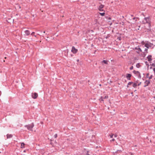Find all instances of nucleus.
<instances>
[{"label": "nucleus", "instance_id": "9", "mask_svg": "<svg viewBox=\"0 0 155 155\" xmlns=\"http://www.w3.org/2000/svg\"><path fill=\"white\" fill-rule=\"evenodd\" d=\"M25 34L27 35H29L30 34V31L28 30H26L25 31Z\"/></svg>", "mask_w": 155, "mask_h": 155}, {"label": "nucleus", "instance_id": "26", "mask_svg": "<svg viewBox=\"0 0 155 155\" xmlns=\"http://www.w3.org/2000/svg\"><path fill=\"white\" fill-rule=\"evenodd\" d=\"M117 39H118L120 41L121 39V38L120 37H119L117 38Z\"/></svg>", "mask_w": 155, "mask_h": 155}, {"label": "nucleus", "instance_id": "40", "mask_svg": "<svg viewBox=\"0 0 155 155\" xmlns=\"http://www.w3.org/2000/svg\"><path fill=\"white\" fill-rule=\"evenodd\" d=\"M91 32H93V30H91Z\"/></svg>", "mask_w": 155, "mask_h": 155}, {"label": "nucleus", "instance_id": "24", "mask_svg": "<svg viewBox=\"0 0 155 155\" xmlns=\"http://www.w3.org/2000/svg\"><path fill=\"white\" fill-rule=\"evenodd\" d=\"M149 73H147V74H146V77L147 78H149Z\"/></svg>", "mask_w": 155, "mask_h": 155}, {"label": "nucleus", "instance_id": "48", "mask_svg": "<svg viewBox=\"0 0 155 155\" xmlns=\"http://www.w3.org/2000/svg\"><path fill=\"white\" fill-rule=\"evenodd\" d=\"M5 58H6V57H5Z\"/></svg>", "mask_w": 155, "mask_h": 155}, {"label": "nucleus", "instance_id": "17", "mask_svg": "<svg viewBox=\"0 0 155 155\" xmlns=\"http://www.w3.org/2000/svg\"><path fill=\"white\" fill-rule=\"evenodd\" d=\"M103 98L101 97L100 99L99 100L101 101H103Z\"/></svg>", "mask_w": 155, "mask_h": 155}, {"label": "nucleus", "instance_id": "22", "mask_svg": "<svg viewBox=\"0 0 155 155\" xmlns=\"http://www.w3.org/2000/svg\"><path fill=\"white\" fill-rule=\"evenodd\" d=\"M151 65L152 66L155 67V64L154 63H153Z\"/></svg>", "mask_w": 155, "mask_h": 155}, {"label": "nucleus", "instance_id": "3", "mask_svg": "<svg viewBox=\"0 0 155 155\" xmlns=\"http://www.w3.org/2000/svg\"><path fill=\"white\" fill-rule=\"evenodd\" d=\"M71 51L73 53L75 54L77 52L78 50L76 49L74 46H73L72 48Z\"/></svg>", "mask_w": 155, "mask_h": 155}, {"label": "nucleus", "instance_id": "39", "mask_svg": "<svg viewBox=\"0 0 155 155\" xmlns=\"http://www.w3.org/2000/svg\"><path fill=\"white\" fill-rule=\"evenodd\" d=\"M111 18H110V17H109V18H108V19H109V20H110V19H111Z\"/></svg>", "mask_w": 155, "mask_h": 155}, {"label": "nucleus", "instance_id": "36", "mask_svg": "<svg viewBox=\"0 0 155 155\" xmlns=\"http://www.w3.org/2000/svg\"><path fill=\"white\" fill-rule=\"evenodd\" d=\"M14 20H11V22H12V23H13L14 21Z\"/></svg>", "mask_w": 155, "mask_h": 155}, {"label": "nucleus", "instance_id": "8", "mask_svg": "<svg viewBox=\"0 0 155 155\" xmlns=\"http://www.w3.org/2000/svg\"><path fill=\"white\" fill-rule=\"evenodd\" d=\"M104 5H101L99 7V9L100 11H102V8L104 7Z\"/></svg>", "mask_w": 155, "mask_h": 155}, {"label": "nucleus", "instance_id": "23", "mask_svg": "<svg viewBox=\"0 0 155 155\" xmlns=\"http://www.w3.org/2000/svg\"><path fill=\"white\" fill-rule=\"evenodd\" d=\"M54 137L55 138H56L57 137V134H55L54 135Z\"/></svg>", "mask_w": 155, "mask_h": 155}, {"label": "nucleus", "instance_id": "49", "mask_svg": "<svg viewBox=\"0 0 155 155\" xmlns=\"http://www.w3.org/2000/svg\"><path fill=\"white\" fill-rule=\"evenodd\" d=\"M154 109H155V107H154Z\"/></svg>", "mask_w": 155, "mask_h": 155}, {"label": "nucleus", "instance_id": "16", "mask_svg": "<svg viewBox=\"0 0 155 155\" xmlns=\"http://www.w3.org/2000/svg\"><path fill=\"white\" fill-rule=\"evenodd\" d=\"M140 66V63H137L136 65V67L137 68H139Z\"/></svg>", "mask_w": 155, "mask_h": 155}, {"label": "nucleus", "instance_id": "30", "mask_svg": "<svg viewBox=\"0 0 155 155\" xmlns=\"http://www.w3.org/2000/svg\"><path fill=\"white\" fill-rule=\"evenodd\" d=\"M153 71L154 72V74H155V68H153Z\"/></svg>", "mask_w": 155, "mask_h": 155}, {"label": "nucleus", "instance_id": "28", "mask_svg": "<svg viewBox=\"0 0 155 155\" xmlns=\"http://www.w3.org/2000/svg\"><path fill=\"white\" fill-rule=\"evenodd\" d=\"M147 20H145V21H146V22H147L148 23V25H149V26H150V23H149V22H148V21H147Z\"/></svg>", "mask_w": 155, "mask_h": 155}, {"label": "nucleus", "instance_id": "31", "mask_svg": "<svg viewBox=\"0 0 155 155\" xmlns=\"http://www.w3.org/2000/svg\"><path fill=\"white\" fill-rule=\"evenodd\" d=\"M115 140V139H113L112 140H110L111 141H114Z\"/></svg>", "mask_w": 155, "mask_h": 155}, {"label": "nucleus", "instance_id": "20", "mask_svg": "<svg viewBox=\"0 0 155 155\" xmlns=\"http://www.w3.org/2000/svg\"><path fill=\"white\" fill-rule=\"evenodd\" d=\"M99 14L101 15V16H104V15L105 14L104 13H99Z\"/></svg>", "mask_w": 155, "mask_h": 155}, {"label": "nucleus", "instance_id": "12", "mask_svg": "<svg viewBox=\"0 0 155 155\" xmlns=\"http://www.w3.org/2000/svg\"><path fill=\"white\" fill-rule=\"evenodd\" d=\"M25 144L22 143H21V148H24L25 147Z\"/></svg>", "mask_w": 155, "mask_h": 155}, {"label": "nucleus", "instance_id": "38", "mask_svg": "<svg viewBox=\"0 0 155 155\" xmlns=\"http://www.w3.org/2000/svg\"><path fill=\"white\" fill-rule=\"evenodd\" d=\"M147 18H148V19H149V18H144V19H146V18L147 19Z\"/></svg>", "mask_w": 155, "mask_h": 155}, {"label": "nucleus", "instance_id": "34", "mask_svg": "<svg viewBox=\"0 0 155 155\" xmlns=\"http://www.w3.org/2000/svg\"><path fill=\"white\" fill-rule=\"evenodd\" d=\"M142 44H143V45H144V41H142Z\"/></svg>", "mask_w": 155, "mask_h": 155}, {"label": "nucleus", "instance_id": "4", "mask_svg": "<svg viewBox=\"0 0 155 155\" xmlns=\"http://www.w3.org/2000/svg\"><path fill=\"white\" fill-rule=\"evenodd\" d=\"M38 96V94L36 93H34L31 94V96L32 98L35 99L37 98Z\"/></svg>", "mask_w": 155, "mask_h": 155}, {"label": "nucleus", "instance_id": "18", "mask_svg": "<svg viewBox=\"0 0 155 155\" xmlns=\"http://www.w3.org/2000/svg\"><path fill=\"white\" fill-rule=\"evenodd\" d=\"M153 75H151L150 77H149L148 78L149 79H150L152 78Z\"/></svg>", "mask_w": 155, "mask_h": 155}, {"label": "nucleus", "instance_id": "5", "mask_svg": "<svg viewBox=\"0 0 155 155\" xmlns=\"http://www.w3.org/2000/svg\"><path fill=\"white\" fill-rule=\"evenodd\" d=\"M150 83V81L147 80H146L144 82L145 85L144 86V87H145L147 86H148Z\"/></svg>", "mask_w": 155, "mask_h": 155}, {"label": "nucleus", "instance_id": "41", "mask_svg": "<svg viewBox=\"0 0 155 155\" xmlns=\"http://www.w3.org/2000/svg\"><path fill=\"white\" fill-rule=\"evenodd\" d=\"M129 85H128V84H127V87H129V86H128Z\"/></svg>", "mask_w": 155, "mask_h": 155}, {"label": "nucleus", "instance_id": "10", "mask_svg": "<svg viewBox=\"0 0 155 155\" xmlns=\"http://www.w3.org/2000/svg\"><path fill=\"white\" fill-rule=\"evenodd\" d=\"M12 137V134H8L7 135V138H9Z\"/></svg>", "mask_w": 155, "mask_h": 155}, {"label": "nucleus", "instance_id": "27", "mask_svg": "<svg viewBox=\"0 0 155 155\" xmlns=\"http://www.w3.org/2000/svg\"><path fill=\"white\" fill-rule=\"evenodd\" d=\"M84 155H89V153H88V151H87V153H86V154H84Z\"/></svg>", "mask_w": 155, "mask_h": 155}, {"label": "nucleus", "instance_id": "45", "mask_svg": "<svg viewBox=\"0 0 155 155\" xmlns=\"http://www.w3.org/2000/svg\"><path fill=\"white\" fill-rule=\"evenodd\" d=\"M152 68V67H151L150 68V69H151Z\"/></svg>", "mask_w": 155, "mask_h": 155}, {"label": "nucleus", "instance_id": "37", "mask_svg": "<svg viewBox=\"0 0 155 155\" xmlns=\"http://www.w3.org/2000/svg\"><path fill=\"white\" fill-rule=\"evenodd\" d=\"M35 33V32H32V33L31 34V35H33V34Z\"/></svg>", "mask_w": 155, "mask_h": 155}, {"label": "nucleus", "instance_id": "6", "mask_svg": "<svg viewBox=\"0 0 155 155\" xmlns=\"http://www.w3.org/2000/svg\"><path fill=\"white\" fill-rule=\"evenodd\" d=\"M132 75L130 74H126V78L127 79L130 80L131 79L130 77H131Z\"/></svg>", "mask_w": 155, "mask_h": 155}, {"label": "nucleus", "instance_id": "13", "mask_svg": "<svg viewBox=\"0 0 155 155\" xmlns=\"http://www.w3.org/2000/svg\"><path fill=\"white\" fill-rule=\"evenodd\" d=\"M108 61L106 60H104L102 61V63H104L107 64L108 63Z\"/></svg>", "mask_w": 155, "mask_h": 155}, {"label": "nucleus", "instance_id": "43", "mask_svg": "<svg viewBox=\"0 0 155 155\" xmlns=\"http://www.w3.org/2000/svg\"><path fill=\"white\" fill-rule=\"evenodd\" d=\"M79 61V59L77 60V61Z\"/></svg>", "mask_w": 155, "mask_h": 155}, {"label": "nucleus", "instance_id": "21", "mask_svg": "<svg viewBox=\"0 0 155 155\" xmlns=\"http://www.w3.org/2000/svg\"><path fill=\"white\" fill-rule=\"evenodd\" d=\"M113 135H114L113 134H111V135H110V137L111 138H112L113 137Z\"/></svg>", "mask_w": 155, "mask_h": 155}, {"label": "nucleus", "instance_id": "33", "mask_svg": "<svg viewBox=\"0 0 155 155\" xmlns=\"http://www.w3.org/2000/svg\"><path fill=\"white\" fill-rule=\"evenodd\" d=\"M147 48H146L145 49V50H144V51H147Z\"/></svg>", "mask_w": 155, "mask_h": 155}, {"label": "nucleus", "instance_id": "47", "mask_svg": "<svg viewBox=\"0 0 155 155\" xmlns=\"http://www.w3.org/2000/svg\"><path fill=\"white\" fill-rule=\"evenodd\" d=\"M45 33V31H44V33Z\"/></svg>", "mask_w": 155, "mask_h": 155}, {"label": "nucleus", "instance_id": "1", "mask_svg": "<svg viewBox=\"0 0 155 155\" xmlns=\"http://www.w3.org/2000/svg\"><path fill=\"white\" fill-rule=\"evenodd\" d=\"M34 126V124L33 123H32L31 124H28V125H25V127H26L27 129L28 130H32V129Z\"/></svg>", "mask_w": 155, "mask_h": 155}, {"label": "nucleus", "instance_id": "46", "mask_svg": "<svg viewBox=\"0 0 155 155\" xmlns=\"http://www.w3.org/2000/svg\"><path fill=\"white\" fill-rule=\"evenodd\" d=\"M24 152H25V150H24Z\"/></svg>", "mask_w": 155, "mask_h": 155}, {"label": "nucleus", "instance_id": "7", "mask_svg": "<svg viewBox=\"0 0 155 155\" xmlns=\"http://www.w3.org/2000/svg\"><path fill=\"white\" fill-rule=\"evenodd\" d=\"M151 57H152V56L151 55H149L147 57V58L148 61H150L152 60Z\"/></svg>", "mask_w": 155, "mask_h": 155}, {"label": "nucleus", "instance_id": "15", "mask_svg": "<svg viewBox=\"0 0 155 155\" xmlns=\"http://www.w3.org/2000/svg\"><path fill=\"white\" fill-rule=\"evenodd\" d=\"M135 49H136V50H138L139 51H140L141 52L142 51V50L141 49V48H137V47H136V48H135Z\"/></svg>", "mask_w": 155, "mask_h": 155}, {"label": "nucleus", "instance_id": "29", "mask_svg": "<svg viewBox=\"0 0 155 155\" xmlns=\"http://www.w3.org/2000/svg\"><path fill=\"white\" fill-rule=\"evenodd\" d=\"M108 98V96H105L103 98L104 99H105V98Z\"/></svg>", "mask_w": 155, "mask_h": 155}, {"label": "nucleus", "instance_id": "25", "mask_svg": "<svg viewBox=\"0 0 155 155\" xmlns=\"http://www.w3.org/2000/svg\"><path fill=\"white\" fill-rule=\"evenodd\" d=\"M133 69V66H131V67L130 68V70H132Z\"/></svg>", "mask_w": 155, "mask_h": 155}, {"label": "nucleus", "instance_id": "44", "mask_svg": "<svg viewBox=\"0 0 155 155\" xmlns=\"http://www.w3.org/2000/svg\"><path fill=\"white\" fill-rule=\"evenodd\" d=\"M135 19V18H133V19L134 20Z\"/></svg>", "mask_w": 155, "mask_h": 155}, {"label": "nucleus", "instance_id": "19", "mask_svg": "<svg viewBox=\"0 0 155 155\" xmlns=\"http://www.w3.org/2000/svg\"><path fill=\"white\" fill-rule=\"evenodd\" d=\"M133 82H129L128 83V85H131V84H133Z\"/></svg>", "mask_w": 155, "mask_h": 155}, {"label": "nucleus", "instance_id": "32", "mask_svg": "<svg viewBox=\"0 0 155 155\" xmlns=\"http://www.w3.org/2000/svg\"><path fill=\"white\" fill-rule=\"evenodd\" d=\"M141 84V82H140V83H139L138 84V86H139Z\"/></svg>", "mask_w": 155, "mask_h": 155}, {"label": "nucleus", "instance_id": "35", "mask_svg": "<svg viewBox=\"0 0 155 155\" xmlns=\"http://www.w3.org/2000/svg\"><path fill=\"white\" fill-rule=\"evenodd\" d=\"M117 134H115L114 135V137H117Z\"/></svg>", "mask_w": 155, "mask_h": 155}, {"label": "nucleus", "instance_id": "14", "mask_svg": "<svg viewBox=\"0 0 155 155\" xmlns=\"http://www.w3.org/2000/svg\"><path fill=\"white\" fill-rule=\"evenodd\" d=\"M145 47H146L147 48H149V45L147 43H146L144 45Z\"/></svg>", "mask_w": 155, "mask_h": 155}, {"label": "nucleus", "instance_id": "2", "mask_svg": "<svg viewBox=\"0 0 155 155\" xmlns=\"http://www.w3.org/2000/svg\"><path fill=\"white\" fill-rule=\"evenodd\" d=\"M133 73L135 74H136L138 76V78L140 79L141 78L140 74V72L138 71H136L135 70H134L133 71Z\"/></svg>", "mask_w": 155, "mask_h": 155}, {"label": "nucleus", "instance_id": "42", "mask_svg": "<svg viewBox=\"0 0 155 155\" xmlns=\"http://www.w3.org/2000/svg\"><path fill=\"white\" fill-rule=\"evenodd\" d=\"M7 22H8V23H9V22L8 21V20H6Z\"/></svg>", "mask_w": 155, "mask_h": 155}, {"label": "nucleus", "instance_id": "11", "mask_svg": "<svg viewBox=\"0 0 155 155\" xmlns=\"http://www.w3.org/2000/svg\"><path fill=\"white\" fill-rule=\"evenodd\" d=\"M137 84L136 83H134L133 84V87L134 88H136Z\"/></svg>", "mask_w": 155, "mask_h": 155}]
</instances>
